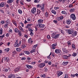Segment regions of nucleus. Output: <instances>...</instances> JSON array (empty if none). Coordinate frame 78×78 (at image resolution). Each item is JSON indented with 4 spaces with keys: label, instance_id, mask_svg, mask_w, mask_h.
Instances as JSON below:
<instances>
[{
    "label": "nucleus",
    "instance_id": "nucleus-1",
    "mask_svg": "<svg viewBox=\"0 0 78 78\" xmlns=\"http://www.w3.org/2000/svg\"><path fill=\"white\" fill-rule=\"evenodd\" d=\"M43 22H44V20H43L39 19L38 20V23L37 24V26L39 28H44L45 25L42 24Z\"/></svg>",
    "mask_w": 78,
    "mask_h": 78
},
{
    "label": "nucleus",
    "instance_id": "nucleus-2",
    "mask_svg": "<svg viewBox=\"0 0 78 78\" xmlns=\"http://www.w3.org/2000/svg\"><path fill=\"white\" fill-rule=\"evenodd\" d=\"M36 6L37 8H40L42 12H44L45 4H42L41 5L39 4L37 5Z\"/></svg>",
    "mask_w": 78,
    "mask_h": 78
},
{
    "label": "nucleus",
    "instance_id": "nucleus-3",
    "mask_svg": "<svg viewBox=\"0 0 78 78\" xmlns=\"http://www.w3.org/2000/svg\"><path fill=\"white\" fill-rule=\"evenodd\" d=\"M71 19L73 20H75L76 19V16L75 14H72L70 15Z\"/></svg>",
    "mask_w": 78,
    "mask_h": 78
},
{
    "label": "nucleus",
    "instance_id": "nucleus-4",
    "mask_svg": "<svg viewBox=\"0 0 78 78\" xmlns=\"http://www.w3.org/2000/svg\"><path fill=\"white\" fill-rule=\"evenodd\" d=\"M55 53H56V54H59V53H61L62 51H61V49H57L55 50Z\"/></svg>",
    "mask_w": 78,
    "mask_h": 78
},
{
    "label": "nucleus",
    "instance_id": "nucleus-5",
    "mask_svg": "<svg viewBox=\"0 0 78 78\" xmlns=\"http://www.w3.org/2000/svg\"><path fill=\"white\" fill-rule=\"evenodd\" d=\"M74 32V30H67V32L69 34H72L73 32Z\"/></svg>",
    "mask_w": 78,
    "mask_h": 78
},
{
    "label": "nucleus",
    "instance_id": "nucleus-6",
    "mask_svg": "<svg viewBox=\"0 0 78 78\" xmlns=\"http://www.w3.org/2000/svg\"><path fill=\"white\" fill-rule=\"evenodd\" d=\"M4 20L5 23H8L9 24H10V22H9V20L7 18H5L4 19Z\"/></svg>",
    "mask_w": 78,
    "mask_h": 78
},
{
    "label": "nucleus",
    "instance_id": "nucleus-7",
    "mask_svg": "<svg viewBox=\"0 0 78 78\" xmlns=\"http://www.w3.org/2000/svg\"><path fill=\"white\" fill-rule=\"evenodd\" d=\"M57 45V43L53 44L51 45V48L52 50H55L56 48V46Z\"/></svg>",
    "mask_w": 78,
    "mask_h": 78
},
{
    "label": "nucleus",
    "instance_id": "nucleus-8",
    "mask_svg": "<svg viewBox=\"0 0 78 78\" xmlns=\"http://www.w3.org/2000/svg\"><path fill=\"white\" fill-rule=\"evenodd\" d=\"M19 44H18V40H16L14 44V47H19Z\"/></svg>",
    "mask_w": 78,
    "mask_h": 78
},
{
    "label": "nucleus",
    "instance_id": "nucleus-9",
    "mask_svg": "<svg viewBox=\"0 0 78 78\" xmlns=\"http://www.w3.org/2000/svg\"><path fill=\"white\" fill-rule=\"evenodd\" d=\"M31 12L33 14H36V9L35 8H33L31 10Z\"/></svg>",
    "mask_w": 78,
    "mask_h": 78
},
{
    "label": "nucleus",
    "instance_id": "nucleus-10",
    "mask_svg": "<svg viewBox=\"0 0 78 78\" xmlns=\"http://www.w3.org/2000/svg\"><path fill=\"white\" fill-rule=\"evenodd\" d=\"M37 13L36 14V15L37 14L38 16H42V14L41 12V11L40 10H38L37 11Z\"/></svg>",
    "mask_w": 78,
    "mask_h": 78
},
{
    "label": "nucleus",
    "instance_id": "nucleus-11",
    "mask_svg": "<svg viewBox=\"0 0 78 78\" xmlns=\"http://www.w3.org/2000/svg\"><path fill=\"white\" fill-rule=\"evenodd\" d=\"M63 74V73L61 71H59L57 73V76H61V75H62Z\"/></svg>",
    "mask_w": 78,
    "mask_h": 78
},
{
    "label": "nucleus",
    "instance_id": "nucleus-12",
    "mask_svg": "<svg viewBox=\"0 0 78 78\" xmlns=\"http://www.w3.org/2000/svg\"><path fill=\"white\" fill-rule=\"evenodd\" d=\"M45 66V64L44 63H42L39 65V67L42 68V67H44Z\"/></svg>",
    "mask_w": 78,
    "mask_h": 78
},
{
    "label": "nucleus",
    "instance_id": "nucleus-13",
    "mask_svg": "<svg viewBox=\"0 0 78 78\" xmlns=\"http://www.w3.org/2000/svg\"><path fill=\"white\" fill-rule=\"evenodd\" d=\"M12 22L13 23V24L16 26V27H17V23L16 22V20H12Z\"/></svg>",
    "mask_w": 78,
    "mask_h": 78
},
{
    "label": "nucleus",
    "instance_id": "nucleus-14",
    "mask_svg": "<svg viewBox=\"0 0 78 78\" xmlns=\"http://www.w3.org/2000/svg\"><path fill=\"white\" fill-rule=\"evenodd\" d=\"M45 16L46 18H48V17H50V14L48 12H46L45 13Z\"/></svg>",
    "mask_w": 78,
    "mask_h": 78
},
{
    "label": "nucleus",
    "instance_id": "nucleus-15",
    "mask_svg": "<svg viewBox=\"0 0 78 78\" xmlns=\"http://www.w3.org/2000/svg\"><path fill=\"white\" fill-rule=\"evenodd\" d=\"M4 61H6L7 62L9 61V58L8 57H5L4 58Z\"/></svg>",
    "mask_w": 78,
    "mask_h": 78
},
{
    "label": "nucleus",
    "instance_id": "nucleus-16",
    "mask_svg": "<svg viewBox=\"0 0 78 78\" xmlns=\"http://www.w3.org/2000/svg\"><path fill=\"white\" fill-rule=\"evenodd\" d=\"M5 2H1L0 4V8H3V7H4V6H5Z\"/></svg>",
    "mask_w": 78,
    "mask_h": 78
},
{
    "label": "nucleus",
    "instance_id": "nucleus-17",
    "mask_svg": "<svg viewBox=\"0 0 78 78\" xmlns=\"http://www.w3.org/2000/svg\"><path fill=\"white\" fill-rule=\"evenodd\" d=\"M14 31L16 33H18V32L19 31V30L17 28H15L14 29Z\"/></svg>",
    "mask_w": 78,
    "mask_h": 78
},
{
    "label": "nucleus",
    "instance_id": "nucleus-18",
    "mask_svg": "<svg viewBox=\"0 0 78 78\" xmlns=\"http://www.w3.org/2000/svg\"><path fill=\"white\" fill-rule=\"evenodd\" d=\"M77 35V32L76 31H75L73 33V34L72 35V37H74V36H76Z\"/></svg>",
    "mask_w": 78,
    "mask_h": 78
},
{
    "label": "nucleus",
    "instance_id": "nucleus-19",
    "mask_svg": "<svg viewBox=\"0 0 78 78\" xmlns=\"http://www.w3.org/2000/svg\"><path fill=\"white\" fill-rule=\"evenodd\" d=\"M9 78H15V75L12 74H10L9 76Z\"/></svg>",
    "mask_w": 78,
    "mask_h": 78
},
{
    "label": "nucleus",
    "instance_id": "nucleus-20",
    "mask_svg": "<svg viewBox=\"0 0 78 78\" xmlns=\"http://www.w3.org/2000/svg\"><path fill=\"white\" fill-rule=\"evenodd\" d=\"M51 36L52 38H53V36H55V35H56V33H54L53 31H51Z\"/></svg>",
    "mask_w": 78,
    "mask_h": 78
},
{
    "label": "nucleus",
    "instance_id": "nucleus-21",
    "mask_svg": "<svg viewBox=\"0 0 78 78\" xmlns=\"http://www.w3.org/2000/svg\"><path fill=\"white\" fill-rule=\"evenodd\" d=\"M71 22L70 20H67L66 23L68 25H70V24L71 23Z\"/></svg>",
    "mask_w": 78,
    "mask_h": 78
},
{
    "label": "nucleus",
    "instance_id": "nucleus-22",
    "mask_svg": "<svg viewBox=\"0 0 78 78\" xmlns=\"http://www.w3.org/2000/svg\"><path fill=\"white\" fill-rule=\"evenodd\" d=\"M32 26L31 24H28L26 26V28H31V27Z\"/></svg>",
    "mask_w": 78,
    "mask_h": 78
},
{
    "label": "nucleus",
    "instance_id": "nucleus-23",
    "mask_svg": "<svg viewBox=\"0 0 78 78\" xmlns=\"http://www.w3.org/2000/svg\"><path fill=\"white\" fill-rule=\"evenodd\" d=\"M14 0H8L7 2L8 4H9V3H12Z\"/></svg>",
    "mask_w": 78,
    "mask_h": 78
},
{
    "label": "nucleus",
    "instance_id": "nucleus-24",
    "mask_svg": "<svg viewBox=\"0 0 78 78\" xmlns=\"http://www.w3.org/2000/svg\"><path fill=\"white\" fill-rule=\"evenodd\" d=\"M24 53L26 55H29L30 54V52L27 51H24Z\"/></svg>",
    "mask_w": 78,
    "mask_h": 78
},
{
    "label": "nucleus",
    "instance_id": "nucleus-25",
    "mask_svg": "<svg viewBox=\"0 0 78 78\" xmlns=\"http://www.w3.org/2000/svg\"><path fill=\"white\" fill-rule=\"evenodd\" d=\"M59 34H58L55 35V36L53 37V38L55 39H57V38H58V37H59Z\"/></svg>",
    "mask_w": 78,
    "mask_h": 78
},
{
    "label": "nucleus",
    "instance_id": "nucleus-26",
    "mask_svg": "<svg viewBox=\"0 0 78 78\" xmlns=\"http://www.w3.org/2000/svg\"><path fill=\"white\" fill-rule=\"evenodd\" d=\"M18 34L19 36H22V32L19 30L18 32Z\"/></svg>",
    "mask_w": 78,
    "mask_h": 78
},
{
    "label": "nucleus",
    "instance_id": "nucleus-27",
    "mask_svg": "<svg viewBox=\"0 0 78 78\" xmlns=\"http://www.w3.org/2000/svg\"><path fill=\"white\" fill-rule=\"evenodd\" d=\"M28 68V69H33V66H31L28 65H27L26 66Z\"/></svg>",
    "mask_w": 78,
    "mask_h": 78
},
{
    "label": "nucleus",
    "instance_id": "nucleus-28",
    "mask_svg": "<svg viewBox=\"0 0 78 78\" xmlns=\"http://www.w3.org/2000/svg\"><path fill=\"white\" fill-rule=\"evenodd\" d=\"M69 62H63L62 63V64L63 66H66V65H67V64Z\"/></svg>",
    "mask_w": 78,
    "mask_h": 78
},
{
    "label": "nucleus",
    "instance_id": "nucleus-29",
    "mask_svg": "<svg viewBox=\"0 0 78 78\" xmlns=\"http://www.w3.org/2000/svg\"><path fill=\"white\" fill-rule=\"evenodd\" d=\"M51 12L52 14H54V15H56V12L55 10H52L51 11Z\"/></svg>",
    "mask_w": 78,
    "mask_h": 78
},
{
    "label": "nucleus",
    "instance_id": "nucleus-30",
    "mask_svg": "<svg viewBox=\"0 0 78 78\" xmlns=\"http://www.w3.org/2000/svg\"><path fill=\"white\" fill-rule=\"evenodd\" d=\"M75 11V8H72L71 9H70V12H74Z\"/></svg>",
    "mask_w": 78,
    "mask_h": 78
},
{
    "label": "nucleus",
    "instance_id": "nucleus-31",
    "mask_svg": "<svg viewBox=\"0 0 78 78\" xmlns=\"http://www.w3.org/2000/svg\"><path fill=\"white\" fill-rule=\"evenodd\" d=\"M35 51L36 50H35V49H34V48H33V50H31L30 51V53H34V52H35Z\"/></svg>",
    "mask_w": 78,
    "mask_h": 78
},
{
    "label": "nucleus",
    "instance_id": "nucleus-32",
    "mask_svg": "<svg viewBox=\"0 0 78 78\" xmlns=\"http://www.w3.org/2000/svg\"><path fill=\"white\" fill-rule=\"evenodd\" d=\"M16 50L17 51H22V49L20 48H17L16 49Z\"/></svg>",
    "mask_w": 78,
    "mask_h": 78
},
{
    "label": "nucleus",
    "instance_id": "nucleus-33",
    "mask_svg": "<svg viewBox=\"0 0 78 78\" xmlns=\"http://www.w3.org/2000/svg\"><path fill=\"white\" fill-rule=\"evenodd\" d=\"M28 31H29L30 32V33L31 32H32V31H34L33 30V29H32V28H28Z\"/></svg>",
    "mask_w": 78,
    "mask_h": 78
},
{
    "label": "nucleus",
    "instance_id": "nucleus-34",
    "mask_svg": "<svg viewBox=\"0 0 78 78\" xmlns=\"http://www.w3.org/2000/svg\"><path fill=\"white\" fill-rule=\"evenodd\" d=\"M30 34L31 36H34V31L30 32Z\"/></svg>",
    "mask_w": 78,
    "mask_h": 78
},
{
    "label": "nucleus",
    "instance_id": "nucleus-35",
    "mask_svg": "<svg viewBox=\"0 0 78 78\" xmlns=\"http://www.w3.org/2000/svg\"><path fill=\"white\" fill-rule=\"evenodd\" d=\"M72 55L73 56L75 57L76 56V55H77V53H76V52H74L72 54Z\"/></svg>",
    "mask_w": 78,
    "mask_h": 78
},
{
    "label": "nucleus",
    "instance_id": "nucleus-36",
    "mask_svg": "<svg viewBox=\"0 0 78 78\" xmlns=\"http://www.w3.org/2000/svg\"><path fill=\"white\" fill-rule=\"evenodd\" d=\"M18 12L20 14H22V11L20 9H18Z\"/></svg>",
    "mask_w": 78,
    "mask_h": 78
},
{
    "label": "nucleus",
    "instance_id": "nucleus-37",
    "mask_svg": "<svg viewBox=\"0 0 78 78\" xmlns=\"http://www.w3.org/2000/svg\"><path fill=\"white\" fill-rule=\"evenodd\" d=\"M67 43L69 46H70L71 45V42H70V41H68Z\"/></svg>",
    "mask_w": 78,
    "mask_h": 78
},
{
    "label": "nucleus",
    "instance_id": "nucleus-38",
    "mask_svg": "<svg viewBox=\"0 0 78 78\" xmlns=\"http://www.w3.org/2000/svg\"><path fill=\"white\" fill-rule=\"evenodd\" d=\"M63 58L64 59H68V56L64 55L63 56Z\"/></svg>",
    "mask_w": 78,
    "mask_h": 78
},
{
    "label": "nucleus",
    "instance_id": "nucleus-39",
    "mask_svg": "<svg viewBox=\"0 0 78 78\" xmlns=\"http://www.w3.org/2000/svg\"><path fill=\"white\" fill-rule=\"evenodd\" d=\"M41 1V0H34V3H39V2H40V1Z\"/></svg>",
    "mask_w": 78,
    "mask_h": 78
},
{
    "label": "nucleus",
    "instance_id": "nucleus-40",
    "mask_svg": "<svg viewBox=\"0 0 78 78\" xmlns=\"http://www.w3.org/2000/svg\"><path fill=\"white\" fill-rule=\"evenodd\" d=\"M3 29L2 28H1L0 29V34L1 35H2V34L3 33Z\"/></svg>",
    "mask_w": 78,
    "mask_h": 78
},
{
    "label": "nucleus",
    "instance_id": "nucleus-41",
    "mask_svg": "<svg viewBox=\"0 0 78 78\" xmlns=\"http://www.w3.org/2000/svg\"><path fill=\"white\" fill-rule=\"evenodd\" d=\"M10 24H8V23H5V24L4 25L5 28H7L8 27V25H9Z\"/></svg>",
    "mask_w": 78,
    "mask_h": 78
},
{
    "label": "nucleus",
    "instance_id": "nucleus-42",
    "mask_svg": "<svg viewBox=\"0 0 78 78\" xmlns=\"http://www.w3.org/2000/svg\"><path fill=\"white\" fill-rule=\"evenodd\" d=\"M27 20L28 22H30L31 21V18L30 17H28L27 18Z\"/></svg>",
    "mask_w": 78,
    "mask_h": 78
},
{
    "label": "nucleus",
    "instance_id": "nucleus-43",
    "mask_svg": "<svg viewBox=\"0 0 78 78\" xmlns=\"http://www.w3.org/2000/svg\"><path fill=\"white\" fill-rule=\"evenodd\" d=\"M21 47L22 48H25L26 47V45L25 44H23L21 45Z\"/></svg>",
    "mask_w": 78,
    "mask_h": 78
},
{
    "label": "nucleus",
    "instance_id": "nucleus-44",
    "mask_svg": "<svg viewBox=\"0 0 78 78\" xmlns=\"http://www.w3.org/2000/svg\"><path fill=\"white\" fill-rule=\"evenodd\" d=\"M72 46L73 49H75V45L74 44H73L72 45Z\"/></svg>",
    "mask_w": 78,
    "mask_h": 78
},
{
    "label": "nucleus",
    "instance_id": "nucleus-45",
    "mask_svg": "<svg viewBox=\"0 0 78 78\" xmlns=\"http://www.w3.org/2000/svg\"><path fill=\"white\" fill-rule=\"evenodd\" d=\"M54 9H55V10H58V9H59V7H55L54 8Z\"/></svg>",
    "mask_w": 78,
    "mask_h": 78
},
{
    "label": "nucleus",
    "instance_id": "nucleus-46",
    "mask_svg": "<svg viewBox=\"0 0 78 78\" xmlns=\"http://www.w3.org/2000/svg\"><path fill=\"white\" fill-rule=\"evenodd\" d=\"M19 69H14V72H18V71H19Z\"/></svg>",
    "mask_w": 78,
    "mask_h": 78
},
{
    "label": "nucleus",
    "instance_id": "nucleus-47",
    "mask_svg": "<svg viewBox=\"0 0 78 78\" xmlns=\"http://www.w3.org/2000/svg\"><path fill=\"white\" fill-rule=\"evenodd\" d=\"M5 37V34H3L2 36H0V39H3Z\"/></svg>",
    "mask_w": 78,
    "mask_h": 78
},
{
    "label": "nucleus",
    "instance_id": "nucleus-48",
    "mask_svg": "<svg viewBox=\"0 0 78 78\" xmlns=\"http://www.w3.org/2000/svg\"><path fill=\"white\" fill-rule=\"evenodd\" d=\"M62 14H67V12L65 11H62Z\"/></svg>",
    "mask_w": 78,
    "mask_h": 78
},
{
    "label": "nucleus",
    "instance_id": "nucleus-49",
    "mask_svg": "<svg viewBox=\"0 0 78 78\" xmlns=\"http://www.w3.org/2000/svg\"><path fill=\"white\" fill-rule=\"evenodd\" d=\"M5 51L8 52L9 51V48H7L5 49Z\"/></svg>",
    "mask_w": 78,
    "mask_h": 78
},
{
    "label": "nucleus",
    "instance_id": "nucleus-50",
    "mask_svg": "<svg viewBox=\"0 0 78 78\" xmlns=\"http://www.w3.org/2000/svg\"><path fill=\"white\" fill-rule=\"evenodd\" d=\"M31 41V38H29V39L28 40V43L29 44H30V41Z\"/></svg>",
    "mask_w": 78,
    "mask_h": 78
},
{
    "label": "nucleus",
    "instance_id": "nucleus-51",
    "mask_svg": "<svg viewBox=\"0 0 78 78\" xmlns=\"http://www.w3.org/2000/svg\"><path fill=\"white\" fill-rule=\"evenodd\" d=\"M4 69L3 70L4 72H8V69Z\"/></svg>",
    "mask_w": 78,
    "mask_h": 78
},
{
    "label": "nucleus",
    "instance_id": "nucleus-52",
    "mask_svg": "<svg viewBox=\"0 0 78 78\" xmlns=\"http://www.w3.org/2000/svg\"><path fill=\"white\" fill-rule=\"evenodd\" d=\"M53 22L55 23H57L58 22L57 20H54L53 21Z\"/></svg>",
    "mask_w": 78,
    "mask_h": 78
},
{
    "label": "nucleus",
    "instance_id": "nucleus-53",
    "mask_svg": "<svg viewBox=\"0 0 78 78\" xmlns=\"http://www.w3.org/2000/svg\"><path fill=\"white\" fill-rule=\"evenodd\" d=\"M1 23L2 24H4V23H5V22L4 20H2L1 21Z\"/></svg>",
    "mask_w": 78,
    "mask_h": 78
},
{
    "label": "nucleus",
    "instance_id": "nucleus-54",
    "mask_svg": "<svg viewBox=\"0 0 78 78\" xmlns=\"http://www.w3.org/2000/svg\"><path fill=\"white\" fill-rule=\"evenodd\" d=\"M37 44H36L34 45L33 47H34V49H36V47H37Z\"/></svg>",
    "mask_w": 78,
    "mask_h": 78
},
{
    "label": "nucleus",
    "instance_id": "nucleus-55",
    "mask_svg": "<svg viewBox=\"0 0 78 78\" xmlns=\"http://www.w3.org/2000/svg\"><path fill=\"white\" fill-rule=\"evenodd\" d=\"M47 38L48 39H50L51 38L50 36L49 35H48L47 36Z\"/></svg>",
    "mask_w": 78,
    "mask_h": 78
},
{
    "label": "nucleus",
    "instance_id": "nucleus-56",
    "mask_svg": "<svg viewBox=\"0 0 78 78\" xmlns=\"http://www.w3.org/2000/svg\"><path fill=\"white\" fill-rule=\"evenodd\" d=\"M25 59H26V57H22L21 58V60H22V61H23V60H25Z\"/></svg>",
    "mask_w": 78,
    "mask_h": 78
},
{
    "label": "nucleus",
    "instance_id": "nucleus-57",
    "mask_svg": "<svg viewBox=\"0 0 78 78\" xmlns=\"http://www.w3.org/2000/svg\"><path fill=\"white\" fill-rule=\"evenodd\" d=\"M0 11L2 13V14H4L5 13V12H4V11L2 9H0Z\"/></svg>",
    "mask_w": 78,
    "mask_h": 78
},
{
    "label": "nucleus",
    "instance_id": "nucleus-58",
    "mask_svg": "<svg viewBox=\"0 0 78 78\" xmlns=\"http://www.w3.org/2000/svg\"><path fill=\"white\" fill-rule=\"evenodd\" d=\"M21 0H16V3L17 4H18L19 3V2H20Z\"/></svg>",
    "mask_w": 78,
    "mask_h": 78
},
{
    "label": "nucleus",
    "instance_id": "nucleus-59",
    "mask_svg": "<svg viewBox=\"0 0 78 78\" xmlns=\"http://www.w3.org/2000/svg\"><path fill=\"white\" fill-rule=\"evenodd\" d=\"M9 33H12V29H10L9 31Z\"/></svg>",
    "mask_w": 78,
    "mask_h": 78
},
{
    "label": "nucleus",
    "instance_id": "nucleus-60",
    "mask_svg": "<svg viewBox=\"0 0 78 78\" xmlns=\"http://www.w3.org/2000/svg\"><path fill=\"white\" fill-rule=\"evenodd\" d=\"M73 5L72 4H70L69 6V8H71V7H73Z\"/></svg>",
    "mask_w": 78,
    "mask_h": 78
},
{
    "label": "nucleus",
    "instance_id": "nucleus-61",
    "mask_svg": "<svg viewBox=\"0 0 78 78\" xmlns=\"http://www.w3.org/2000/svg\"><path fill=\"white\" fill-rule=\"evenodd\" d=\"M61 33L62 34H64V32L62 30H61Z\"/></svg>",
    "mask_w": 78,
    "mask_h": 78
},
{
    "label": "nucleus",
    "instance_id": "nucleus-62",
    "mask_svg": "<svg viewBox=\"0 0 78 78\" xmlns=\"http://www.w3.org/2000/svg\"><path fill=\"white\" fill-rule=\"evenodd\" d=\"M52 56H53V57H54V56H55V53L53 52L52 53V55H51Z\"/></svg>",
    "mask_w": 78,
    "mask_h": 78
},
{
    "label": "nucleus",
    "instance_id": "nucleus-63",
    "mask_svg": "<svg viewBox=\"0 0 78 78\" xmlns=\"http://www.w3.org/2000/svg\"><path fill=\"white\" fill-rule=\"evenodd\" d=\"M36 64L35 62H32L31 63V64H32V65H34V64Z\"/></svg>",
    "mask_w": 78,
    "mask_h": 78
},
{
    "label": "nucleus",
    "instance_id": "nucleus-64",
    "mask_svg": "<svg viewBox=\"0 0 78 78\" xmlns=\"http://www.w3.org/2000/svg\"><path fill=\"white\" fill-rule=\"evenodd\" d=\"M61 20H62L64 19V16H61L60 17Z\"/></svg>",
    "mask_w": 78,
    "mask_h": 78
}]
</instances>
